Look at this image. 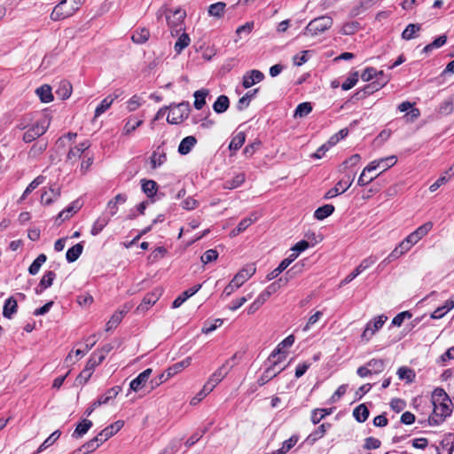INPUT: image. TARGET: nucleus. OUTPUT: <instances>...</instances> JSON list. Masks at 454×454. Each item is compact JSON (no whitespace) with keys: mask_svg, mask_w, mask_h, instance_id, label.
<instances>
[{"mask_svg":"<svg viewBox=\"0 0 454 454\" xmlns=\"http://www.w3.org/2000/svg\"><path fill=\"white\" fill-rule=\"evenodd\" d=\"M294 342V336L293 334L287 336L278 345L276 349L271 353L269 359H276L278 362H282L286 357V354L284 351V348H290Z\"/></svg>","mask_w":454,"mask_h":454,"instance_id":"10","label":"nucleus"},{"mask_svg":"<svg viewBox=\"0 0 454 454\" xmlns=\"http://www.w3.org/2000/svg\"><path fill=\"white\" fill-rule=\"evenodd\" d=\"M73 0H62L57 4L51 13L52 20H61L72 16L77 11V4H71Z\"/></svg>","mask_w":454,"mask_h":454,"instance_id":"5","label":"nucleus"},{"mask_svg":"<svg viewBox=\"0 0 454 454\" xmlns=\"http://www.w3.org/2000/svg\"><path fill=\"white\" fill-rule=\"evenodd\" d=\"M397 375L400 380H406L408 382H411L415 377L414 372L407 367H400Z\"/></svg>","mask_w":454,"mask_h":454,"instance_id":"60","label":"nucleus"},{"mask_svg":"<svg viewBox=\"0 0 454 454\" xmlns=\"http://www.w3.org/2000/svg\"><path fill=\"white\" fill-rule=\"evenodd\" d=\"M218 257V252L215 249H208L201 255V262L204 264L214 262Z\"/></svg>","mask_w":454,"mask_h":454,"instance_id":"64","label":"nucleus"},{"mask_svg":"<svg viewBox=\"0 0 454 454\" xmlns=\"http://www.w3.org/2000/svg\"><path fill=\"white\" fill-rule=\"evenodd\" d=\"M246 180L244 173L237 174L233 178L227 180L223 183V188L232 190L239 187Z\"/></svg>","mask_w":454,"mask_h":454,"instance_id":"34","label":"nucleus"},{"mask_svg":"<svg viewBox=\"0 0 454 454\" xmlns=\"http://www.w3.org/2000/svg\"><path fill=\"white\" fill-rule=\"evenodd\" d=\"M397 161V158L395 155H391L386 158H380V166L381 168V172L386 171L387 169L390 168L394 165H395Z\"/></svg>","mask_w":454,"mask_h":454,"instance_id":"59","label":"nucleus"},{"mask_svg":"<svg viewBox=\"0 0 454 454\" xmlns=\"http://www.w3.org/2000/svg\"><path fill=\"white\" fill-rule=\"evenodd\" d=\"M333 25V19L329 16H321L312 20L305 27L304 35L315 36L329 29Z\"/></svg>","mask_w":454,"mask_h":454,"instance_id":"4","label":"nucleus"},{"mask_svg":"<svg viewBox=\"0 0 454 454\" xmlns=\"http://www.w3.org/2000/svg\"><path fill=\"white\" fill-rule=\"evenodd\" d=\"M230 100L227 96H219L213 105V109L217 114H223L229 108Z\"/></svg>","mask_w":454,"mask_h":454,"instance_id":"32","label":"nucleus"},{"mask_svg":"<svg viewBox=\"0 0 454 454\" xmlns=\"http://www.w3.org/2000/svg\"><path fill=\"white\" fill-rule=\"evenodd\" d=\"M200 288L201 285H197L183 292L179 296H177L174 300L172 303V308H179L188 298L195 294Z\"/></svg>","mask_w":454,"mask_h":454,"instance_id":"21","label":"nucleus"},{"mask_svg":"<svg viewBox=\"0 0 454 454\" xmlns=\"http://www.w3.org/2000/svg\"><path fill=\"white\" fill-rule=\"evenodd\" d=\"M358 82V73L355 72L348 76L344 82L341 84V89L343 90H348L353 88L356 82Z\"/></svg>","mask_w":454,"mask_h":454,"instance_id":"61","label":"nucleus"},{"mask_svg":"<svg viewBox=\"0 0 454 454\" xmlns=\"http://www.w3.org/2000/svg\"><path fill=\"white\" fill-rule=\"evenodd\" d=\"M113 105V99L108 97L105 98L100 104L95 109L94 118L99 117L102 114H104L110 106Z\"/></svg>","mask_w":454,"mask_h":454,"instance_id":"56","label":"nucleus"},{"mask_svg":"<svg viewBox=\"0 0 454 454\" xmlns=\"http://www.w3.org/2000/svg\"><path fill=\"white\" fill-rule=\"evenodd\" d=\"M197 144V139L193 136L185 137L178 146V153L182 155L188 154L194 145Z\"/></svg>","mask_w":454,"mask_h":454,"instance_id":"25","label":"nucleus"},{"mask_svg":"<svg viewBox=\"0 0 454 454\" xmlns=\"http://www.w3.org/2000/svg\"><path fill=\"white\" fill-rule=\"evenodd\" d=\"M46 255L44 254H39L28 268V272L31 275H35L39 272L41 266L46 262Z\"/></svg>","mask_w":454,"mask_h":454,"instance_id":"50","label":"nucleus"},{"mask_svg":"<svg viewBox=\"0 0 454 454\" xmlns=\"http://www.w3.org/2000/svg\"><path fill=\"white\" fill-rule=\"evenodd\" d=\"M149 37H150L149 30L145 27H141V28L136 29L133 32L131 40L135 43L142 44V43H145V42H147Z\"/></svg>","mask_w":454,"mask_h":454,"instance_id":"28","label":"nucleus"},{"mask_svg":"<svg viewBox=\"0 0 454 454\" xmlns=\"http://www.w3.org/2000/svg\"><path fill=\"white\" fill-rule=\"evenodd\" d=\"M166 160L167 153L160 146H158L157 149L153 152L150 157L151 166L153 169L162 166Z\"/></svg>","mask_w":454,"mask_h":454,"instance_id":"17","label":"nucleus"},{"mask_svg":"<svg viewBox=\"0 0 454 454\" xmlns=\"http://www.w3.org/2000/svg\"><path fill=\"white\" fill-rule=\"evenodd\" d=\"M102 443L103 441L98 434L94 438L85 442L82 446H81V448L83 450L84 454H90L96 450Z\"/></svg>","mask_w":454,"mask_h":454,"instance_id":"36","label":"nucleus"},{"mask_svg":"<svg viewBox=\"0 0 454 454\" xmlns=\"http://www.w3.org/2000/svg\"><path fill=\"white\" fill-rule=\"evenodd\" d=\"M378 75L380 76V78H378L377 82H373L368 84L366 87H364V94H371L373 91L380 90V88H382L384 85H386L387 83L388 79H387V77H386L384 75L383 71L377 73V76Z\"/></svg>","mask_w":454,"mask_h":454,"instance_id":"24","label":"nucleus"},{"mask_svg":"<svg viewBox=\"0 0 454 454\" xmlns=\"http://www.w3.org/2000/svg\"><path fill=\"white\" fill-rule=\"evenodd\" d=\"M143 120H137L135 116H130L125 120L121 135L128 137L132 134L138 127L143 124Z\"/></svg>","mask_w":454,"mask_h":454,"instance_id":"18","label":"nucleus"},{"mask_svg":"<svg viewBox=\"0 0 454 454\" xmlns=\"http://www.w3.org/2000/svg\"><path fill=\"white\" fill-rule=\"evenodd\" d=\"M366 364L372 375L380 373L386 366L385 360L383 359H371Z\"/></svg>","mask_w":454,"mask_h":454,"instance_id":"42","label":"nucleus"},{"mask_svg":"<svg viewBox=\"0 0 454 454\" xmlns=\"http://www.w3.org/2000/svg\"><path fill=\"white\" fill-rule=\"evenodd\" d=\"M434 410L428 418L431 426H438L452 413V403L447 393L440 387L435 388L432 394Z\"/></svg>","mask_w":454,"mask_h":454,"instance_id":"1","label":"nucleus"},{"mask_svg":"<svg viewBox=\"0 0 454 454\" xmlns=\"http://www.w3.org/2000/svg\"><path fill=\"white\" fill-rule=\"evenodd\" d=\"M17 301L13 297H10L4 302L3 316L10 319L17 312Z\"/></svg>","mask_w":454,"mask_h":454,"instance_id":"29","label":"nucleus"},{"mask_svg":"<svg viewBox=\"0 0 454 454\" xmlns=\"http://www.w3.org/2000/svg\"><path fill=\"white\" fill-rule=\"evenodd\" d=\"M160 296V292L155 290L152 293L147 294L141 303L137 306V310L138 312H145L151 308L156 301L159 300Z\"/></svg>","mask_w":454,"mask_h":454,"instance_id":"14","label":"nucleus"},{"mask_svg":"<svg viewBox=\"0 0 454 454\" xmlns=\"http://www.w3.org/2000/svg\"><path fill=\"white\" fill-rule=\"evenodd\" d=\"M169 114L167 121L170 124H179L188 118L191 112L190 103L184 101L179 104H172L168 106Z\"/></svg>","mask_w":454,"mask_h":454,"instance_id":"3","label":"nucleus"},{"mask_svg":"<svg viewBox=\"0 0 454 454\" xmlns=\"http://www.w3.org/2000/svg\"><path fill=\"white\" fill-rule=\"evenodd\" d=\"M92 427V422L89 419H83L80 422L72 434L73 438L79 439L82 437Z\"/></svg>","mask_w":454,"mask_h":454,"instance_id":"31","label":"nucleus"},{"mask_svg":"<svg viewBox=\"0 0 454 454\" xmlns=\"http://www.w3.org/2000/svg\"><path fill=\"white\" fill-rule=\"evenodd\" d=\"M165 15L168 26L169 27L172 35L174 33L177 35L184 29V20L186 17V12L181 8L176 10H170L167 8H160L157 12V17L160 18L161 15Z\"/></svg>","mask_w":454,"mask_h":454,"instance_id":"2","label":"nucleus"},{"mask_svg":"<svg viewBox=\"0 0 454 454\" xmlns=\"http://www.w3.org/2000/svg\"><path fill=\"white\" fill-rule=\"evenodd\" d=\"M192 363L191 357H186L185 359L174 364L167 369V377H173L174 375L179 373L182 370L188 367Z\"/></svg>","mask_w":454,"mask_h":454,"instance_id":"27","label":"nucleus"},{"mask_svg":"<svg viewBox=\"0 0 454 454\" xmlns=\"http://www.w3.org/2000/svg\"><path fill=\"white\" fill-rule=\"evenodd\" d=\"M72 92V86L68 82H62L57 90V94L59 95V97L62 99H66L70 97Z\"/></svg>","mask_w":454,"mask_h":454,"instance_id":"63","label":"nucleus"},{"mask_svg":"<svg viewBox=\"0 0 454 454\" xmlns=\"http://www.w3.org/2000/svg\"><path fill=\"white\" fill-rule=\"evenodd\" d=\"M124 423L121 420H117L114 423L111 424L110 426L104 428L99 434L98 436L101 438V440L106 442L112 436H114L117 432H119L121 427H123Z\"/></svg>","mask_w":454,"mask_h":454,"instance_id":"15","label":"nucleus"},{"mask_svg":"<svg viewBox=\"0 0 454 454\" xmlns=\"http://www.w3.org/2000/svg\"><path fill=\"white\" fill-rule=\"evenodd\" d=\"M128 309H123L115 312L106 323V331L115 328L121 323Z\"/></svg>","mask_w":454,"mask_h":454,"instance_id":"40","label":"nucleus"},{"mask_svg":"<svg viewBox=\"0 0 454 454\" xmlns=\"http://www.w3.org/2000/svg\"><path fill=\"white\" fill-rule=\"evenodd\" d=\"M332 413V409H315L311 412V421L314 425L318 424L325 417Z\"/></svg>","mask_w":454,"mask_h":454,"instance_id":"49","label":"nucleus"},{"mask_svg":"<svg viewBox=\"0 0 454 454\" xmlns=\"http://www.w3.org/2000/svg\"><path fill=\"white\" fill-rule=\"evenodd\" d=\"M152 372L153 370L148 368L139 373L138 376L130 382L129 388L135 392L142 389L145 386V383L148 381Z\"/></svg>","mask_w":454,"mask_h":454,"instance_id":"13","label":"nucleus"},{"mask_svg":"<svg viewBox=\"0 0 454 454\" xmlns=\"http://www.w3.org/2000/svg\"><path fill=\"white\" fill-rule=\"evenodd\" d=\"M436 450L438 454H454V434L446 435Z\"/></svg>","mask_w":454,"mask_h":454,"instance_id":"16","label":"nucleus"},{"mask_svg":"<svg viewBox=\"0 0 454 454\" xmlns=\"http://www.w3.org/2000/svg\"><path fill=\"white\" fill-rule=\"evenodd\" d=\"M312 111V106L309 102L301 103L297 106L294 111L295 118H303L310 114Z\"/></svg>","mask_w":454,"mask_h":454,"instance_id":"51","label":"nucleus"},{"mask_svg":"<svg viewBox=\"0 0 454 454\" xmlns=\"http://www.w3.org/2000/svg\"><path fill=\"white\" fill-rule=\"evenodd\" d=\"M235 358L236 355L232 356L229 360H227L210 376L209 380L207 382H211V385L214 386L215 388V386L225 378L230 370L232 368L233 364L231 363L234 362Z\"/></svg>","mask_w":454,"mask_h":454,"instance_id":"8","label":"nucleus"},{"mask_svg":"<svg viewBox=\"0 0 454 454\" xmlns=\"http://www.w3.org/2000/svg\"><path fill=\"white\" fill-rule=\"evenodd\" d=\"M298 437L297 436H291L289 439L286 440L283 443L280 449L273 451V454H286L288 452L297 442Z\"/></svg>","mask_w":454,"mask_h":454,"instance_id":"53","label":"nucleus"},{"mask_svg":"<svg viewBox=\"0 0 454 454\" xmlns=\"http://www.w3.org/2000/svg\"><path fill=\"white\" fill-rule=\"evenodd\" d=\"M60 195L59 188H51L49 192H44L41 196V202L45 205L51 204Z\"/></svg>","mask_w":454,"mask_h":454,"instance_id":"41","label":"nucleus"},{"mask_svg":"<svg viewBox=\"0 0 454 454\" xmlns=\"http://www.w3.org/2000/svg\"><path fill=\"white\" fill-rule=\"evenodd\" d=\"M421 30L420 24H409L402 33L403 40H411L417 36V33Z\"/></svg>","mask_w":454,"mask_h":454,"instance_id":"39","label":"nucleus"},{"mask_svg":"<svg viewBox=\"0 0 454 454\" xmlns=\"http://www.w3.org/2000/svg\"><path fill=\"white\" fill-rule=\"evenodd\" d=\"M142 190L148 196L153 197L157 192V183L153 180H142Z\"/></svg>","mask_w":454,"mask_h":454,"instance_id":"47","label":"nucleus"},{"mask_svg":"<svg viewBox=\"0 0 454 454\" xmlns=\"http://www.w3.org/2000/svg\"><path fill=\"white\" fill-rule=\"evenodd\" d=\"M268 299L269 298L267 297V295L262 292L255 299V301L249 305V307L247 308V313L254 314Z\"/></svg>","mask_w":454,"mask_h":454,"instance_id":"55","label":"nucleus"},{"mask_svg":"<svg viewBox=\"0 0 454 454\" xmlns=\"http://www.w3.org/2000/svg\"><path fill=\"white\" fill-rule=\"evenodd\" d=\"M259 216L256 213H252L248 217L242 219L239 224L238 228L243 232L245 231L252 223L258 220Z\"/></svg>","mask_w":454,"mask_h":454,"instance_id":"57","label":"nucleus"},{"mask_svg":"<svg viewBox=\"0 0 454 454\" xmlns=\"http://www.w3.org/2000/svg\"><path fill=\"white\" fill-rule=\"evenodd\" d=\"M387 319L385 315H380L369 321L361 335L362 340L368 341L383 326Z\"/></svg>","mask_w":454,"mask_h":454,"instance_id":"6","label":"nucleus"},{"mask_svg":"<svg viewBox=\"0 0 454 454\" xmlns=\"http://www.w3.org/2000/svg\"><path fill=\"white\" fill-rule=\"evenodd\" d=\"M355 176H356V174H353V175L347 174V175H345V176L336 184L335 187L330 189L325 193L324 198L325 200H329V199L334 198L337 195L341 194L344 192H346L351 186V184H353Z\"/></svg>","mask_w":454,"mask_h":454,"instance_id":"7","label":"nucleus"},{"mask_svg":"<svg viewBox=\"0 0 454 454\" xmlns=\"http://www.w3.org/2000/svg\"><path fill=\"white\" fill-rule=\"evenodd\" d=\"M454 309V295H452L449 300H447L444 304L441 307H438L434 312L431 314V318L433 319H440L445 316L450 310Z\"/></svg>","mask_w":454,"mask_h":454,"instance_id":"20","label":"nucleus"},{"mask_svg":"<svg viewBox=\"0 0 454 454\" xmlns=\"http://www.w3.org/2000/svg\"><path fill=\"white\" fill-rule=\"evenodd\" d=\"M331 427V424L324 423L320 425L317 429H315L312 433L309 434L306 438V442L308 444H314L317 440L324 437L326 431Z\"/></svg>","mask_w":454,"mask_h":454,"instance_id":"19","label":"nucleus"},{"mask_svg":"<svg viewBox=\"0 0 454 454\" xmlns=\"http://www.w3.org/2000/svg\"><path fill=\"white\" fill-rule=\"evenodd\" d=\"M50 126V120L46 117H43L36 121L35 125L31 128L37 134L38 137L43 136L48 129Z\"/></svg>","mask_w":454,"mask_h":454,"instance_id":"46","label":"nucleus"},{"mask_svg":"<svg viewBox=\"0 0 454 454\" xmlns=\"http://www.w3.org/2000/svg\"><path fill=\"white\" fill-rule=\"evenodd\" d=\"M334 212V206L331 204H325L322 207H319L314 212V217L317 220H324L325 218L330 216Z\"/></svg>","mask_w":454,"mask_h":454,"instance_id":"35","label":"nucleus"},{"mask_svg":"<svg viewBox=\"0 0 454 454\" xmlns=\"http://www.w3.org/2000/svg\"><path fill=\"white\" fill-rule=\"evenodd\" d=\"M56 278V273L54 271L49 270L45 272L43 276L42 279L39 282V285L35 288L36 294H41L46 288L51 286L53 280Z\"/></svg>","mask_w":454,"mask_h":454,"instance_id":"22","label":"nucleus"},{"mask_svg":"<svg viewBox=\"0 0 454 454\" xmlns=\"http://www.w3.org/2000/svg\"><path fill=\"white\" fill-rule=\"evenodd\" d=\"M226 4L223 2H217L209 5L208 14L212 17L222 18L224 14Z\"/></svg>","mask_w":454,"mask_h":454,"instance_id":"44","label":"nucleus"},{"mask_svg":"<svg viewBox=\"0 0 454 454\" xmlns=\"http://www.w3.org/2000/svg\"><path fill=\"white\" fill-rule=\"evenodd\" d=\"M246 141V134L243 131H239L232 136L231 140L229 144V150L231 152V155L239 150Z\"/></svg>","mask_w":454,"mask_h":454,"instance_id":"23","label":"nucleus"},{"mask_svg":"<svg viewBox=\"0 0 454 454\" xmlns=\"http://www.w3.org/2000/svg\"><path fill=\"white\" fill-rule=\"evenodd\" d=\"M353 416L357 422H364L369 417V410L364 403L359 404L354 409Z\"/></svg>","mask_w":454,"mask_h":454,"instance_id":"37","label":"nucleus"},{"mask_svg":"<svg viewBox=\"0 0 454 454\" xmlns=\"http://www.w3.org/2000/svg\"><path fill=\"white\" fill-rule=\"evenodd\" d=\"M302 266L299 263H296L294 266H293L289 270H287L285 275L281 278H279L277 281V285L279 288L282 286H285L289 282V278H287V276L290 275V278H294V275L300 271H301Z\"/></svg>","mask_w":454,"mask_h":454,"instance_id":"30","label":"nucleus"},{"mask_svg":"<svg viewBox=\"0 0 454 454\" xmlns=\"http://www.w3.org/2000/svg\"><path fill=\"white\" fill-rule=\"evenodd\" d=\"M121 387L115 386L110 389H108L104 395H100L96 401L95 405H103L107 403L110 400L116 397V395L120 393Z\"/></svg>","mask_w":454,"mask_h":454,"instance_id":"26","label":"nucleus"},{"mask_svg":"<svg viewBox=\"0 0 454 454\" xmlns=\"http://www.w3.org/2000/svg\"><path fill=\"white\" fill-rule=\"evenodd\" d=\"M109 218L106 216H99L93 223L90 233L92 236L98 235L103 229L108 224Z\"/></svg>","mask_w":454,"mask_h":454,"instance_id":"43","label":"nucleus"},{"mask_svg":"<svg viewBox=\"0 0 454 454\" xmlns=\"http://www.w3.org/2000/svg\"><path fill=\"white\" fill-rule=\"evenodd\" d=\"M348 134V129H342L338 133L333 135L327 141L329 146L335 145L340 140L345 138Z\"/></svg>","mask_w":454,"mask_h":454,"instance_id":"62","label":"nucleus"},{"mask_svg":"<svg viewBox=\"0 0 454 454\" xmlns=\"http://www.w3.org/2000/svg\"><path fill=\"white\" fill-rule=\"evenodd\" d=\"M264 79V74L259 70L253 69L247 72L243 75L242 85L245 89H248L253 85L262 82Z\"/></svg>","mask_w":454,"mask_h":454,"instance_id":"12","label":"nucleus"},{"mask_svg":"<svg viewBox=\"0 0 454 454\" xmlns=\"http://www.w3.org/2000/svg\"><path fill=\"white\" fill-rule=\"evenodd\" d=\"M190 37L187 34L183 33L175 43V51L180 53L190 43Z\"/></svg>","mask_w":454,"mask_h":454,"instance_id":"58","label":"nucleus"},{"mask_svg":"<svg viewBox=\"0 0 454 454\" xmlns=\"http://www.w3.org/2000/svg\"><path fill=\"white\" fill-rule=\"evenodd\" d=\"M61 432L59 430L54 431L38 448L36 453H40L51 446L60 436Z\"/></svg>","mask_w":454,"mask_h":454,"instance_id":"54","label":"nucleus"},{"mask_svg":"<svg viewBox=\"0 0 454 454\" xmlns=\"http://www.w3.org/2000/svg\"><path fill=\"white\" fill-rule=\"evenodd\" d=\"M279 363L280 362L277 361L276 359H272V365L267 368L257 380V385L259 387L265 385L284 370V367L278 366Z\"/></svg>","mask_w":454,"mask_h":454,"instance_id":"9","label":"nucleus"},{"mask_svg":"<svg viewBox=\"0 0 454 454\" xmlns=\"http://www.w3.org/2000/svg\"><path fill=\"white\" fill-rule=\"evenodd\" d=\"M105 359L103 358V355L98 354L97 351H94L88 360L85 367L93 372L94 369L99 365Z\"/></svg>","mask_w":454,"mask_h":454,"instance_id":"52","label":"nucleus"},{"mask_svg":"<svg viewBox=\"0 0 454 454\" xmlns=\"http://www.w3.org/2000/svg\"><path fill=\"white\" fill-rule=\"evenodd\" d=\"M214 389V386L211 385V382H206L203 386L202 389L194 396L191 404L195 405L200 403L203 398H205L209 393H211Z\"/></svg>","mask_w":454,"mask_h":454,"instance_id":"45","label":"nucleus"},{"mask_svg":"<svg viewBox=\"0 0 454 454\" xmlns=\"http://www.w3.org/2000/svg\"><path fill=\"white\" fill-rule=\"evenodd\" d=\"M36 94L43 103H50L53 100V95L51 93V88L49 85H43L36 89Z\"/></svg>","mask_w":454,"mask_h":454,"instance_id":"33","label":"nucleus"},{"mask_svg":"<svg viewBox=\"0 0 454 454\" xmlns=\"http://www.w3.org/2000/svg\"><path fill=\"white\" fill-rule=\"evenodd\" d=\"M82 250H83V247L80 243L73 246L67 251V254H66L67 261L68 262H75L82 254Z\"/></svg>","mask_w":454,"mask_h":454,"instance_id":"38","label":"nucleus"},{"mask_svg":"<svg viewBox=\"0 0 454 454\" xmlns=\"http://www.w3.org/2000/svg\"><path fill=\"white\" fill-rule=\"evenodd\" d=\"M208 94L207 90H199L194 92V107L200 110L206 104V97Z\"/></svg>","mask_w":454,"mask_h":454,"instance_id":"48","label":"nucleus"},{"mask_svg":"<svg viewBox=\"0 0 454 454\" xmlns=\"http://www.w3.org/2000/svg\"><path fill=\"white\" fill-rule=\"evenodd\" d=\"M256 271L254 264H247L234 277L233 280L241 287Z\"/></svg>","mask_w":454,"mask_h":454,"instance_id":"11","label":"nucleus"}]
</instances>
